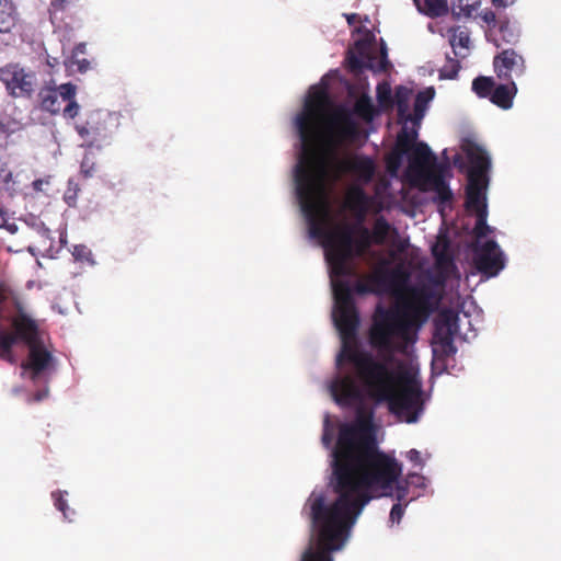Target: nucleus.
Listing matches in <instances>:
<instances>
[{
  "mask_svg": "<svg viewBox=\"0 0 561 561\" xmlns=\"http://www.w3.org/2000/svg\"><path fill=\"white\" fill-rule=\"evenodd\" d=\"M401 476L402 463L379 449L370 416L358 411L354 421L341 423L330 480L337 496L328 503L322 492L309 495L305 510H309L311 537L300 561H333L331 553L343 549L375 492L405 503L409 482Z\"/></svg>",
  "mask_w": 561,
  "mask_h": 561,
  "instance_id": "nucleus-1",
  "label": "nucleus"
},
{
  "mask_svg": "<svg viewBox=\"0 0 561 561\" xmlns=\"http://www.w3.org/2000/svg\"><path fill=\"white\" fill-rule=\"evenodd\" d=\"M330 99L325 90H312L304 104L302 111L296 117V127L301 141V153L295 168V184L300 165L307 167L310 158L325 168L324 199L327 186L337 181L342 174L350 173L355 179L368 184L376 173L375 161L364 154H353L343 159L336 157V149L353 142L359 136V126L353 118L352 112L343 106L336 108L324 129L327 110Z\"/></svg>",
  "mask_w": 561,
  "mask_h": 561,
  "instance_id": "nucleus-2",
  "label": "nucleus"
},
{
  "mask_svg": "<svg viewBox=\"0 0 561 561\" xmlns=\"http://www.w3.org/2000/svg\"><path fill=\"white\" fill-rule=\"evenodd\" d=\"M341 337V350L336 356V365L343 362L353 364L356 377L364 391L376 381H381L385 369L392 363L397 353H404L414 343L413 328L410 319L396 307L378 304L371 316L368 329V343L382 359L368 352H360L356 337Z\"/></svg>",
  "mask_w": 561,
  "mask_h": 561,
  "instance_id": "nucleus-3",
  "label": "nucleus"
},
{
  "mask_svg": "<svg viewBox=\"0 0 561 561\" xmlns=\"http://www.w3.org/2000/svg\"><path fill=\"white\" fill-rule=\"evenodd\" d=\"M307 167L300 165L297 175V198L305 214L309 233L322 239L325 257L330 265L331 280L352 275L350 261L354 257V236L350 226L329 229L330 211L324 199L325 168L318 165L312 158Z\"/></svg>",
  "mask_w": 561,
  "mask_h": 561,
  "instance_id": "nucleus-4",
  "label": "nucleus"
},
{
  "mask_svg": "<svg viewBox=\"0 0 561 561\" xmlns=\"http://www.w3.org/2000/svg\"><path fill=\"white\" fill-rule=\"evenodd\" d=\"M381 381L370 385L365 393L377 402H387L391 413L407 423H414L423 410L421 388L407 371L390 367Z\"/></svg>",
  "mask_w": 561,
  "mask_h": 561,
  "instance_id": "nucleus-5",
  "label": "nucleus"
},
{
  "mask_svg": "<svg viewBox=\"0 0 561 561\" xmlns=\"http://www.w3.org/2000/svg\"><path fill=\"white\" fill-rule=\"evenodd\" d=\"M0 314L9 327L0 324V333L12 336L15 344L26 346L43 339L38 323L25 310L21 295L0 278Z\"/></svg>",
  "mask_w": 561,
  "mask_h": 561,
  "instance_id": "nucleus-6",
  "label": "nucleus"
},
{
  "mask_svg": "<svg viewBox=\"0 0 561 561\" xmlns=\"http://www.w3.org/2000/svg\"><path fill=\"white\" fill-rule=\"evenodd\" d=\"M332 289L334 294L335 308L333 321L340 333L347 337H356L359 327V313L356 309L352 295V288L345 279H333Z\"/></svg>",
  "mask_w": 561,
  "mask_h": 561,
  "instance_id": "nucleus-7",
  "label": "nucleus"
},
{
  "mask_svg": "<svg viewBox=\"0 0 561 561\" xmlns=\"http://www.w3.org/2000/svg\"><path fill=\"white\" fill-rule=\"evenodd\" d=\"M0 81L13 99L31 100L38 90L36 72L19 62H9L0 67Z\"/></svg>",
  "mask_w": 561,
  "mask_h": 561,
  "instance_id": "nucleus-8",
  "label": "nucleus"
},
{
  "mask_svg": "<svg viewBox=\"0 0 561 561\" xmlns=\"http://www.w3.org/2000/svg\"><path fill=\"white\" fill-rule=\"evenodd\" d=\"M473 265L486 278L496 276L505 267L504 254L494 240L472 244Z\"/></svg>",
  "mask_w": 561,
  "mask_h": 561,
  "instance_id": "nucleus-9",
  "label": "nucleus"
},
{
  "mask_svg": "<svg viewBox=\"0 0 561 561\" xmlns=\"http://www.w3.org/2000/svg\"><path fill=\"white\" fill-rule=\"evenodd\" d=\"M26 359L22 362V375H26L33 382L55 369L56 359L44 339L27 346Z\"/></svg>",
  "mask_w": 561,
  "mask_h": 561,
  "instance_id": "nucleus-10",
  "label": "nucleus"
},
{
  "mask_svg": "<svg viewBox=\"0 0 561 561\" xmlns=\"http://www.w3.org/2000/svg\"><path fill=\"white\" fill-rule=\"evenodd\" d=\"M458 331V314L453 310L443 311L435 321L434 340L435 353L443 357L454 356L457 347L454 337Z\"/></svg>",
  "mask_w": 561,
  "mask_h": 561,
  "instance_id": "nucleus-11",
  "label": "nucleus"
},
{
  "mask_svg": "<svg viewBox=\"0 0 561 561\" xmlns=\"http://www.w3.org/2000/svg\"><path fill=\"white\" fill-rule=\"evenodd\" d=\"M409 153L408 175L412 185L420 184L430 173L436 172L437 158L427 144L416 142Z\"/></svg>",
  "mask_w": 561,
  "mask_h": 561,
  "instance_id": "nucleus-12",
  "label": "nucleus"
},
{
  "mask_svg": "<svg viewBox=\"0 0 561 561\" xmlns=\"http://www.w3.org/2000/svg\"><path fill=\"white\" fill-rule=\"evenodd\" d=\"M403 280L404 275L399 268L378 270L369 275L366 280H358L354 290L358 295H381L392 291Z\"/></svg>",
  "mask_w": 561,
  "mask_h": 561,
  "instance_id": "nucleus-13",
  "label": "nucleus"
},
{
  "mask_svg": "<svg viewBox=\"0 0 561 561\" xmlns=\"http://www.w3.org/2000/svg\"><path fill=\"white\" fill-rule=\"evenodd\" d=\"M108 114L101 111L95 110L91 111L83 123L76 124V131L82 139V146L88 148H100L101 142L107 137L108 129L106 126V122L108 118Z\"/></svg>",
  "mask_w": 561,
  "mask_h": 561,
  "instance_id": "nucleus-14",
  "label": "nucleus"
},
{
  "mask_svg": "<svg viewBox=\"0 0 561 561\" xmlns=\"http://www.w3.org/2000/svg\"><path fill=\"white\" fill-rule=\"evenodd\" d=\"M442 295L430 285L411 287L407 307L415 318L426 319L439 305Z\"/></svg>",
  "mask_w": 561,
  "mask_h": 561,
  "instance_id": "nucleus-15",
  "label": "nucleus"
},
{
  "mask_svg": "<svg viewBox=\"0 0 561 561\" xmlns=\"http://www.w3.org/2000/svg\"><path fill=\"white\" fill-rule=\"evenodd\" d=\"M335 402L345 408L362 403L363 392L356 380L351 375L336 377L330 386Z\"/></svg>",
  "mask_w": 561,
  "mask_h": 561,
  "instance_id": "nucleus-16",
  "label": "nucleus"
},
{
  "mask_svg": "<svg viewBox=\"0 0 561 561\" xmlns=\"http://www.w3.org/2000/svg\"><path fill=\"white\" fill-rule=\"evenodd\" d=\"M470 163L468 180L489 182L488 171L491 161L486 152L476 142L466 140L461 146Z\"/></svg>",
  "mask_w": 561,
  "mask_h": 561,
  "instance_id": "nucleus-17",
  "label": "nucleus"
},
{
  "mask_svg": "<svg viewBox=\"0 0 561 561\" xmlns=\"http://www.w3.org/2000/svg\"><path fill=\"white\" fill-rule=\"evenodd\" d=\"M493 67L497 78L502 80H512L513 76L522 77L526 69L524 57L512 48L497 54L493 59Z\"/></svg>",
  "mask_w": 561,
  "mask_h": 561,
  "instance_id": "nucleus-18",
  "label": "nucleus"
},
{
  "mask_svg": "<svg viewBox=\"0 0 561 561\" xmlns=\"http://www.w3.org/2000/svg\"><path fill=\"white\" fill-rule=\"evenodd\" d=\"M436 268L442 277L438 282L443 284L446 278L457 270L454 257L450 253V242L446 237H439L432 248Z\"/></svg>",
  "mask_w": 561,
  "mask_h": 561,
  "instance_id": "nucleus-19",
  "label": "nucleus"
},
{
  "mask_svg": "<svg viewBox=\"0 0 561 561\" xmlns=\"http://www.w3.org/2000/svg\"><path fill=\"white\" fill-rule=\"evenodd\" d=\"M488 184L489 182L468 180L465 202L467 210H473L476 215L481 214L482 210H486L484 191L486 190Z\"/></svg>",
  "mask_w": 561,
  "mask_h": 561,
  "instance_id": "nucleus-20",
  "label": "nucleus"
},
{
  "mask_svg": "<svg viewBox=\"0 0 561 561\" xmlns=\"http://www.w3.org/2000/svg\"><path fill=\"white\" fill-rule=\"evenodd\" d=\"M427 185H431L436 193L435 202L438 205H446L453 201V192L448 184L443 179L442 174L434 172L430 173L427 178L422 180L420 184H414L421 191H426Z\"/></svg>",
  "mask_w": 561,
  "mask_h": 561,
  "instance_id": "nucleus-21",
  "label": "nucleus"
},
{
  "mask_svg": "<svg viewBox=\"0 0 561 561\" xmlns=\"http://www.w3.org/2000/svg\"><path fill=\"white\" fill-rule=\"evenodd\" d=\"M60 96L59 88L56 89L54 81L42 87L37 92V102L42 111L47 112L51 115H56L60 112L61 104L58 100Z\"/></svg>",
  "mask_w": 561,
  "mask_h": 561,
  "instance_id": "nucleus-22",
  "label": "nucleus"
},
{
  "mask_svg": "<svg viewBox=\"0 0 561 561\" xmlns=\"http://www.w3.org/2000/svg\"><path fill=\"white\" fill-rule=\"evenodd\" d=\"M508 83L494 87L490 101L503 110H510L513 106V100L517 93L516 84L513 80Z\"/></svg>",
  "mask_w": 561,
  "mask_h": 561,
  "instance_id": "nucleus-23",
  "label": "nucleus"
},
{
  "mask_svg": "<svg viewBox=\"0 0 561 561\" xmlns=\"http://www.w3.org/2000/svg\"><path fill=\"white\" fill-rule=\"evenodd\" d=\"M434 96L435 90L433 87L426 88L416 94L413 105V114L409 116L410 122L415 127H420L421 122L427 110L428 103L434 99Z\"/></svg>",
  "mask_w": 561,
  "mask_h": 561,
  "instance_id": "nucleus-24",
  "label": "nucleus"
},
{
  "mask_svg": "<svg viewBox=\"0 0 561 561\" xmlns=\"http://www.w3.org/2000/svg\"><path fill=\"white\" fill-rule=\"evenodd\" d=\"M412 90L404 87V85H398L394 90L393 95V104H396L397 107V115H398V123L399 124H407L410 122L409 116L411 114L409 113L410 108V99H411Z\"/></svg>",
  "mask_w": 561,
  "mask_h": 561,
  "instance_id": "nucleus-25",
  "label": "nucleus"
},
{
  "mask_svg": "<svg viewBox=\"0 0 561 561\" xmlns=\"http://www.w3.org/2000/svg\"><path fill=\"white\" fill-rule=\"evenodd\" d=\"M346 205L351 210L357 213L360 219H363L369 205V197L363 187L356 185L348 190L346 195Z\"/></svg>",
  "mask_w": 561,
  "mask_h": 561,
  "instance_id": "nucleus-26",
  "label": "nucleus"
},
{
  "mask_svg": "<svg viewBox=\"0 0 561 561\" xmlns=\"http://www.w3.org/2000/svg\"><path fill=\"white\" fill-rule=\"evenodd\" d=\"M77 87L71 82L62 83L59 85V94L62 101L68 102L62 111L66 118H75L79 114L80 106L75 100Z\"/></svg>",
  "mask_w": 561,
  "mask_h": 561,
  "instance_id": "nucleus-27",
  "label": "nucleus"
},
{
  "mask_svg": "<svg viewBox=\"0 0 561 561\" xmlns=\"http://www.w3.org/2000/svg\"><path fill=\"white\" fill-rule=\"evenodd\" d=\"M16 23V10L12 1L0 0V33H9Z\"/></svg>",
  "mask_w": 561,
  "mask_h": 561,
  "instance_id": "nucleus-28",
  "label": "nucleus"
},
{
  "mask_svg": "<svg viewBox=\"0 0 561 561\" xmlns=\"http://www.w3.org/2000/svg\"><path fill=\"white\" fill-rule=\"evenodd\" d=\"M419 11L430 18H438L448 12L446 0H413Z\"/></svg>",
  "mask_w": 561,
  "mask_h": 561,
  "instance_id": "nucleus-29",
  "label": "nucleus"
},
{
  "mask_svg": "<svg viewBox=\"0 0 561 561\" xmlns=\"http://www.w3.org/2000/svg\"><path fill=\"white\" fill-rule=\"evenodd\" d=\"M417 128H413L409 130L405 126L399 131L397 136L396 148L401 153H409L410 150L416 145V139L419 136Z\"/></svg>",
  "mask_w": 561,
  "mask_h": 561,
  "instance_id": "nucleus-30",
  "label": "nucleus"
},
{
  "mask_svg": "<svg viewBox=\"0 0 561 561\" xmlns=\"http://www.w3.org/2000/svg\"><path fill=\"white\" fill-rule=\"evenodd\" d=\"M495 87V81L491 77L479 76L472 81V91L482 99H489Z\"/></svg>",
  "mask_w": 561,
  "mask_h": 561,
  "instance_id": "nucleus-31",
  "label": "nucleus"
},
{
  "mask_svg": "<svg viewBox=\"0 0 561 561\" xmlns=\"http://www.w3.org/2000/svg\"><path fill=\"white\" fill-rule=\"evenodd\" d=\"M353 112L364 121H371L375 114V108L369 96L362 95L358 98L354 103Z\"/></svg>",
  "mask_w": 561,
  "mask_h": 561,
  "instance_id": "nucleus-32",
  "label": "nucleus"
},
{
  "mask_svg": "<svg viewBox=\"0 0 561 561\" xmlns=\"http://www.w3.org/2000/svg\"><path fill=\"white\" fill-rule=\"evenodd\" d=\"M355 48L358 50L359 56L350 50L346 56L347 66L351 71H360L365 67L362 56L365 55L366 44L363 41L355 43Z\"/></svg>",
  "mask_w": 561,
  "mask_h": 561,
  "instance_id": "nucleus-33",
  "label": "nucleus"
},
{
  "mask_svg": "<svg viewBox=\"0 0 561 561\" xmlns=\"http://www.w3.org/2000/svg\"><path fill=\"white\" fill-rule=\"evenodd\" d=\"M391 230L390 224L386 220L385 217L380 216L376 218L373 227L371 237L374 239V243L382 244L385 243L389 232Z\"/></svg>",
  "mask_w": 561,
  "mask_h": 561,
  "instance_id": "nucleus-34",
  "label": "nucleus"
},
{
  "mask_svg": "<svg viewBox=\"0 0 561 561\" xmlns=\"http://www.w3.org/2000/svg\"><path fill=\"white\" fill-rule=\"evenodd\" d=\"M358 233V238L354 239V256L363 255L374 242L371 233L366 227H360Z\"/></svg>",
  "mask_w": 561,
  "mask_h": 561,
  "instance_id": "nucleus-35",
  "label": "nucleus"
},
{
  "mask_svg": "<svg viewBox=\"0 0 561 561\" xmlns=\"http://www.w3.org/2000/svg\"><path fill=\"white\" fill-rule=\"evenodd\" d=\"M0 185L11 194L20 191V186L13 180V174L8 163L0 160Z\"/></svg>",
  "mask_w": 561,
  "mask_h": 561,
  "instance_id": "nucleus-36",
  "label": "nucleus"
},
{
  "mask_svg": "<svg viewBox=\"0 0 561 561\" xmlns=\"http://www.w3.org/2000/svg\"><path fill=\"white\" fill-rule=\"evenodd\" d=\"M16 345L12 336L3 335L0 333V358L10 364L16 363V357L13 353V346Z\"/></svg>",
  "mask_w": 561,
  "mask_h": 561,
  "instance_id": "nucleus-37",
  "label": "nucleus"
},
{
  "mask_svg": "<svg viewBox=\"0 0 561 561\" xmlns=\"http://www.w3.org/2000/svg\"><path fill=\"white\" fill-rule=\"evenodd\" d=\"M501 39L507 44H516L519 38L518 30L508 21L502 22L499 27Z\"/></svg>",
  "mask_w": 561,
  "mask_h": 561,
  "instance_id": "nucleus-38",
  "label": "nucleus"
},
{
  "mask_svg": "<svg viewBox=\"0 0 561 561\" xmlns=\"http://www.w3.org/2000/svg\"><path fill=\"white\" fill-rule=\"evenodd\" d=\"M476 216H477V221H476V225L473 228V233H474L476 238L479 240V239L486 237L488 233L491 231V228L486 224V216H488L486 210H482L481 214H477Z\"/></svg>",
  "mask_w": 561,
  "mask_h": 561,
  "instance_id": "nucleus-39",
  "label": "nucleus"
},
{
  "mask_svg": "<svg viewBox=\"0 0 561 561\" xmlns=\"http://www.w3.org/2000/svg\"><path fill=\"white\" fill-rule=\"evenodd\" d=\"M333 438H334V428L331 423L330 416L325 415V417L323 420V432H322V436H321L322 445L325 448H331Z\"/></svg>",
  "mask_w": 561,
  "mask_h": 561,
  "instance_id": "nucleus-40",
  "label": "nucleus"
},
{
  "mask_svg": "<svg viewBox=\"0 0 561 561\" xmlns=\"http://www.w3.org/2000/svg\"><path fill=\"white\" fill-rule=\"evenodd\" d=\"M405 154L407 153H401V151H398V149L394 148V150L386 159L388 171L391 173H396L401 167L402 158Z\"/></svg>",
  "mask_w": 561,
  "mask_h": 561,
  "instance_id": "nucleus-41",
  "label": "nucleus"
},
{
  "mask_svg": "<svg viewBox=\"0 0 561 561\" xmlns=\"http://www.w3.org/2000/svg\"><path fill=\"white\" fill-rule=\"evenodd\" d=\"M81 174L84 178H91L96 171L94 158L90 153H85L80 167Z\"/></svg>",
  "mask_w": 561,
  "mask_h": 561,
  "instance_id": "nucleus-42",
  "label": "nucleus"
},
{
  "mask_svg": "<svg viewBox=\"0 0 561 561\" xmlns=\"http://www.w3.org/2000/svg\"><path fill=\"white\" fill-rule=\"evenodd\" d=\"M64 494H67V492L55 491L51 493V497L54 500L55 507L64 514L65 518L70 519L68 514L69 507L67 501L64 497Z\"/></svg>",
  "mask_w": 561,
  "mask_h": 561,
  "instance_id": "nucleus-43",
  "label": "nucleus"
},
{
  "mask_svg": "<svg viewBox=\"0 0 561 561\" xmlns=\"http://www.w3.org/2000/svg\"><path fill=\"white\" fill-rule=\"evenodd\" d=\"M79 191V185L70 180L68 182V187L64 195V199L68 204V206L72 207L76 205Z\"/></svg>",
  "mask_w": 561,
  "mask_h": 561,
  "instance_id": "nucleus-44",
  "label": "nucleus"
},
{
  "mask_svg": "<svg viewBox=\"0 0 561 561\" xmlns=\"http://www.w3.org/2000/svg\"><path fill=\"white\" fill-rule=\"evenodd\" d=\"M470 43L469 33L467 31H459L455 33L450 39V44L453 47L459 46L462 48H468Z\"/></svg>",
  "mask_w": 561,
  "mask_h": 561,
  "instance_id": "nucleus-45",
  "label": "nucleus"
},
{
  "mask_svg": "<svg viewBox=\"0 0 561 561\" xmlns=\"http://www.w3.org/2000/svg\"><path fill=\"white\" fill-rule=\"evenodd\" d=\"M378 100L383 107L393 106V98L389 87H386L385 90H381V87H378Z\"/></svg>",
  "mask_w": 561,
  "mask_h": 561,
  "instance_id": "nucleus-46",
  "label": "nucleus"
},
{
  "mask_svg": "<svg viewBox=\"0 0 561 561\" xmlns=\"http://www.w3.org/2000/svg\"><path fill=\"white\" fill-rule=\"evenodd\" d=\"M407 505H408V502H405L404 504L399 503V502L393 504V506L391 507V511H390V520L392 523H400L401 518L404 515Z\"/></svg>",
  "mask_w": 561,
  "mask_h": 561,
  "instance_id": "nucleus-47",
  "label": "nucleus"
},
{
  "mask_svg": "<svg viewBox=\"0 0 561 561\" xmlns=\"http://www.w3.org/2000/svg\"><path fill=\"white\" fill-rule=\"evenodd\" d=\"M450 62H451L450 70H447L446 68H444L442 70V76L445 78H448V79H455L460 69V65L457 60H454V59H451Z\"/></svg>",
  "mask_w": 561,
  "mask_h": 561,
  "instance_id": "nucleus-48",
  "label": "nucleus"
},
{
  "mask_svg": "<svg viewBox=\"0 0 561 561\" xmlns=\"http://www.w3.org/2000/svg\"><path fill=\"white\" fill-rule=\"evenodd\" d=\"M408 459L416 466H423L421 453L416 449H411L407 454Z\"/></svg>",
  "mask_w": 561,
  "mask_h": 561,
  "instance_id": "nucleus-49",
  "label": "nucleus"
},
{
  "mask_svg": "<svg viewBox=\"0 0 561 561\" xmlns=\"http://www.w3.org/2000/svg\"><path fill=\"white\" fill-rule=\"evenodd\" d=\"M70 2L71 0H51L50 10L55 13L65 10Z\"/></svg>",
  "mask_w": 561,
  "mask_h": 561,
  "instance_id": "nucleus-50",
  "label": "nucleus"
},
{
  "mask_svg": "<svg viewBox=\"0 0 561 561\" xmlns=\"http://www.w3.org/2000/svg\"><path fill=\"white\" fill-rule=\"evenodd\" d=\"M380 53H381V58L379 61V70L386 71L389 66V61L387 58V48L385 46H382Z\"/></svg>",
  "mask_w": 561,
  "mask_h": 561,
  "instance_id": "nucleus-51",
  "label": "nucleus"
},
{
  "mask_svg": "<svg viewBox=\"0 0 561 561\" xmlns=\"http://www.w3.org/2000/svg\"><path fill=\"white\" fill-rule=\"evenodd\" d=\"M48 183H49L48 179H46V180L37 179V180L33 181L32 186H33L34 191L42 192L43 186Z\"/></svg>",
  "mask_w": 561,
  "mask_h": 561,
  "instance_id": "nucleus-52",
  "label": "nucleus"
},
{
  "mask_svg": "<svg viewBox=\"0 0 561 561\" xmlns=\"http://www.w3.org/2000/svg\"><path fill=\"white\" fill-rule=\"evenodd\" d=\"M46 61H47V66L50 69H54L55 67H57L59 65L58 58H55V57H47Z\"/></svg>",
  "mask_w": 561,
  "mask_h": 561,
  "instance_id": "nucleus-53",
  "label": "nucleus"
},
{
  "mask_svg": "<svg viewBox=\"0 0 561 561\" xmlns=\"http://www.w3.org/2000/svg\"><path fill=\"white\" fill-rule=\"evenodd\" d=\"M47 396V391H38L35 393L34 399L36 401L43 400Z\"/></svg>",
  "mask_w": 561,
  "mask_h": 561,
  "instance_id": "nucleus-54",
  "label": "nucleus"
},
{
  "mask_svg": "<svg viewBox=\"0 0 561 561\" xmlns=\"http://www.w3.org/2000/svg\"><path fill=\"white\" fill-rule=\"evenodd\" d=\"M356 18H357V14H355V13L346 15L348 24H353L355 22Z\"/></svg>",
  "mask_w": 561,
  "mask_h": 561,
  "instance_id": "nucleus-55",
  "label": "nucleus"
},
{
  "mask_svg": "<svg viewBox=\"0 0 561 561\" xmlns=\"http://www.w3.org/2000/svg\"><path fill=\"white\" fill-rule=\"evenodd\" d=\"M494 5H504V0H492Z\"/></svg>",
  "mask_w": 561,
  "mask_h": 561,
  "instance_id": "nucleus-56",
  "label": "nucleus"
},
{
  "mask_svg": "<svg viewBox=\"0 0 561 561\" xmlns=\"http://www.w3.org/2000/svg\"><path fill=\"white\" fill-rule=\"evenodd\" d=\"M0 128H1V130H2V131H4V133H8V131H9V129H7V128H5V124H4L2 121L0 122Z\"/></svg>",
  "mask_w": 561,
  "mask_h": 561,
  "instance_id": "nucleus-57",
  "label": "nucleus"
},
{
  "mask_svg": "<svg viewBox=\"0 0 561 561\" xmlns=\"http://www.w3.org/2000/svg\"><path fill=\"white\" fill-rule=\"evenodd\" d=\"M88 64H89V62L84 59V60L82 61V65H80V66H79V69H80V70H83V67H85V65H88Z\"/></svg>",
  "mask_w": 561,
  "mask_h": 561,
  "instance_id": "nucleus-58",
  "label": "nucleus"
},
{
  "mask_svg": "<svg viewBox=\"0 0 561 561\" xmlns=\"http://www.w3.org/2000/svg\"><path fill=\"white\" fill-rule=\"evenodd\" d=\"M461 160L460 156L457 154L455 158H454V163L457 164L459 161Z\"/></svg>",
  "mask_w": 561,
  "mask_h": 561,
  "instance_id": "nucleus-59",
  "label": "nucleus"
}]
</instances>
